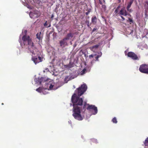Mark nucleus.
Returning a JSON list of instances; mask_svg holds the SVG:
<instances>
[{
	"instance_id": "f257e3e1",
	"label": "nucleus",
	"mask_w": 148,
	"mask_h": 148,
	"mask_svg": "<svg viewBox=\"0 0 148 148\" xmlns=\"http://www.w3.org/2000/svg\"><path fill=\"white\" fill-rule=\"evenodd\" d=\"M87 86L85 84L82 85L75 91L76 93H74L71 97V101L73 103V116L75 119L79 121L83 119V117L81 114V108L78 105L81 106L82 104L83 100L82 98L77 96V93L79 96H81L86 90Z\"/></svg>"
},
{
	"instance_id": "f03ea898",
	"label": "nucleus",
	"mask_w": 148,
	"mask_h": 148,
	"mask_svg": "<svg viewBox=\"0 0 148 148\" xmlns=\"http://www.w3.org/2000/svg\"><path fill=\"white\" fill-rule=\"evenodd\" d=\"M139 70L142 73H148V64H142L140 66Z\"/></svg>"
},
{
	"instance_id": "7ed1b4c3",
	"label": "nucleus",
	"mask_w": 148,
	"mask_h": 148,
	"mask_svg": "<svg viewBox=\"0 0 148 148\" xmlns=\"http://www.w3.org/2000/svg\"><path fill=\"white\" fill-rule=\"evenodd\" d=\"M88 106L86 108L87 110H93L94 111V113L93 114L95 115L97 113L98 111L97 108L94 105H89L88 104Z\"/></svg>"
},
{
	"instance_id": "20e7f679",
	"label": "nucleus",
	"mask_w": 148,
	"mask_h": 148,
	"mask_svg": "<svg viewBox=\"0 0 148 148\" xmlns=\"http://www.w3.org/2000/svg\"><path fill=\"white\" fill-rule=\"evenodd\" d=\"M28 45L29 46L28 47V49L30 51V52H31L32 54H34V52L33 51H32L31 49V48L33 49L34 48V43L32 41L31 39L27 42Z\"/></svg>"
},
{
	"instance_id": "39448f33",
	"label": "nucleus",
	"mask_w": 148,
	"mask_h": 148,
	"mask_svg": "<svg viewBox=\"0 0 148 148\" xmlns=\"http://www.w3.org/2000/svg\"><path fill=\"white\" fill-rule=\"evenodd\" d=\"M128 57L131 58L134 60H138V59L137 56L133 52H130L127 54Z\"/></svg>"
},
{
	"instance_id": "423d86ee",
	"label": "nucleus",
	"mask_w": 148,
	"mask_h": 148,
	"mask_svg": "<svg viewBox=\"0 0 148 148\" xmlns=\"http://www.w3.org/2000/svg\"><path fill=\"white\" fill-rule=\"evenodd\" d=\"M32 59L36 64L42 61V58L39 56L38 58L37 57H33Z\"/></svg>"
},
{
	"instance_id": "0eeeda50",
	"label": "nucleus",
	"mask_w": 148,
	"mask_h": 148,
	"mask_svg": "<svg viewBox=\"0 0 148 148\" xmlns=\"http://www.w3.org/2000/svg\"><path fill=\"white\" fill-rule=\"evenodd\" d=\"M66 39L64 38L63 39L60 40V46L64 47L66 46L67 45V43L66 41Z\"/></svg>"
},
{
	"instance_id": "6e6552de",
	"label": "nucleus",
	"mask_w": 148,
	"mask_h": 148,
	"mask_svg": "<svg viewBox=\"0 0 148 148\" xmlns=\"http://www.w3.org/2000/svg\"><path fill=\"white\" fill-rule=\"evenodd\" d=\"M30 39L29 36L26 35H23L22 38V39L23 42V43L24 45H25V42L26 41L28 42V41Z\"/></svg>"
},
{
	"instance_id": "1a4fd4ad",
	"label": "nucleus",
	"mask_w": 148,
	"mask_h": 148,
	"mask_svg": "<svg viewBox=\"0 0 148 148\" xmlns=\"http://www.w3.org/2000/svg\"><path fill=\"white\" fill-rule=\"evenodd\" d=\"M116 16H120V6L119 5L116 9L114 12Z\"/></svg>"
},
{
	"instance_id": "9d476101",
	"label": "nucleus",
	"mask_w": 148,
	"mask_h": 148,
	"mask_svg": "<svg viewBox=\"0 0 148 148\" xmlns=\"http://www.w3.org/2000/svg\"><path fill=\"white\" fill-rule=\"evenodd\" d=\"M74 34L71 32H70L67 34L65 37L64 38L67 40H68L72 38Z\"/></svg>"
},
{
	"instance_id": "9b49d317",
	"label": "nucleus",
	"mask_w": 148,
	"mask_h": 148,
	"mask_svg": "<svg viewBox=\"0 0 148 148\" xmlns=\"http://www.w3.org/2000/svg\"><path fill=\"white\" fill-rule=\"evenodd\" d=\"M46 81V79L45 78L41 77L40 78H38V83H39L40 84L42 82H44L45 81Z\"/></svg>"
},
{
	"instance_id": "f8f14e48",
	"label": "nucleus",
	"mask_w": 148,
	"mask_h": 148,
	"mask_svg": "<svg viewBox=\"0 0 148 148\" xmlns=\"http://www.w3.org/2000/svg\"><path fill=\"white\" fill-rule=\"evenodd\" d=\"M99 46V45H96L92 46L90 47V49L91 50L93 51H94L95 50L97 49L98 48Z\"/></svg>"
},
{
	"instance_id": "ddd939ff",
	"label": "nucleus",
	"mask_w": 148,
	"mask_h": 148,
	"mask_svg": "<svg viewBox=\"0 0 148 148\" xmlns=\"http://www.w3.org/2000/svg\"><path fill=\"white\" fill-rule=\"evenodd\" d=\"M97 18L96 16H94L92 18L91 21L93 24L95 25L97 22Z\"/></svg>"
},
{
	"instance_id": "4468645a",
	"label": "nucleus",
	"mask_w": 148,
	"mask_h": 148,
	"mask_svg": "<svg viewBox=\"0 0 148 148\" xmlns=\"http://www.w3.org/2000/svg\"><path fill=\"white\" fill-rule=\"evenodd\" d=\"M41 32H40L39 33H38L36 36V38L38 39L40 41L42 39V37H41Z\"/></svg>"
},
{
	"instance_id": "2eb2a0df",
	"label": "nucleus",
	"mask_w": 148,
	"mask_h": 148,
	"mask_svg": "<svg viewBox=\"0 0 148 148\" xmlns=\"http://www.w3.org/2000/svg\"><path fill=\"white\" fill-rule=\"evenodd\" d=\"M64 66L66 68L70 69L73 67V64L70 62L68 64L65 65Z\"/></svg>"
},
{
	"instance_id": "dca6fc26",
	"label": "nucleus",
	"mask_w": 148,
	"mask_h": 148,
	"mask_svg": "<svg viewBox=\"0 0 148 148\" xmlns=\"http://www.w3.org/2000/svg\"><path fill=\"white\" fill-rule=\"evenodd\" d=\"M30 17L32 18H34L35 17L37 18V15L35 13L30 12L29 14Z\"/></svg>"
},
{
	"instance_id": "f3484780",
	"label": "nucleus",
	"mask_w": 148,
	"mask_h": 148,
	"mask_svg": "<svg viewBox=\"0 0 148 148\" xmlns=\"http://www.w3.org/2000/svg\"><path fill=\"white\" fill-rule=\"evenodd\" d=\"M121 15H123L125 16H126L127 15V13L126 10H121Z\"/></svg>"
},
{
	"instance_id": "a211bd4d",
	"label": "nucleus",
	"mask_w": 148,
	"mask_h": 148,
	"mask_svg": "<svg viewBox=\"0 0 148 148\" xmlns=\"http://www.w3.org/2000/svg\"><path fill=\"white\" fill-rule=\"evenodd\" d=\"M133 1H134V0H130V2L128 4V5H127V9L130 8L131 5L133 2Z\"/></svg>"
},
{
	"instance_id": "6ab92c4d",
	"label": "nucleus",
	"mask_w": 148,
	"mask_h": 148,
	"mask_svg": "<svg viewBox=\"0 0 148 148\" xmlns=\"http://www.w3.org/2000/svg\"><path fill=\"white\" fill-rule=\"evenodd\" d=\"M102 55V53L101 52H100V54L99 55H97V56L95 57V61H99V59L98 58L101 57V56Z\"/></svg>"
},
{
	"instance_id": "aec40b11",
	"label": "nucleus",
	"mask_w": 148,
	"mask_h": 148,
	"mask_svg": "<svg viewBox=\"0 0 148 148\" xmlns=\"http://www.w3.org/2000/svg\"><path fill=\"white\" fill-rule=\"evenodd\" d=\"M147 143H148V137L146 138L144 142V144L145 146H147Z\"/></svg>"
},
{
	"instance_id": "412c9836",
	"label": "nucleus",
	"mask_w": 148,
	"mask_h": 148,
	"mask_svg": "<svg viewBox=\"0 0 148 148\" xmlns=\"http://www.w3.org/2000/svg\"><path fill=\"white\" fill-rule=\"evenodd\" d=\"M112 121L114 123H117L116 119L115 117L112 120Z\"/></svg>"
},
{
	"instance_id": "4be33fe9",
	"label": "nucleus",
	"mask_w": 148,
	"mask_h": 148,
	"mask_svg": "<svg viewBox=\"0 0 148 148\" xmlns=\"http://www.w3.org/2000/svg\"><path fill=\"white\" fill-rule=\"evenodd\" d=\"M36 90L38 92H40L42 91V88L40 87L39 88L36 89Z\"/></svg>"
},
{
	"instance_id": "5701e85b",
	"label": "nucleus",
	"mask_w": 148,
	"mask_h": 148,
	"mask_svg": "<svg viewBox=\"0 0 148 148\" xmlns=\"http://www.w3.org/2000/svg\"><path fill=\"white\" fill-rule=\"evenodd\" d=\"M97 55L96 54H94L93 55H92V54H91V55H90L89 56V58L90 59H91V58H93L95 56H96Z\"/></svg>"
},
{
	"instance_id": "b1692460",
	"label": "nucleus",
	"mask_w": 148,
	"mask_h": 148,
	"mask_svg": "<svg viewBox=\"0 0 148 148\" xmlns=\"http://www.w3.org/2000/svg\"><path fill=\"white\" fill-rule=\"evenodd\" d=\"M53 86H54L52 85V84H50V85L49 86V88L51 90L52 89Z\"/></svg>"
},
{
	"instance_id": "393cba45",
	"label": "nucleus",
	"mask_w": 148,
	"mask_h": 148,
	"mask_svg": "<svg viewBox=\"0 0 148 148\" xmlns=\"http://www.w3.org/2000/svg\"><path fill=\"white\" fill-rule=\"evenodd\" d=\"M86 23L87 24V26L89 27L90 25H89V21H86Z\"/></svg>"
},
{
	"instance_id": "a878e982",
	"label": "nucleus",
	"mask_w": 148,
	"mask_h": 148,
	"mask_svg": "<svg viewBox=\"0 0 148 148\" xmlns=\"http://www.w3.org/2000/svg\"><path fill=\"white\" fill-rule=\"evenodd\" d=\"M127 10L128 11L130 12H131L132 11V10L130 9V8L127 9Z\"/></svg>"
},
{
	"instance_id": "bb28decb",
	"label": "nucleus",
	"mask_w": 148,
	"mask_h": 148,
	"mask_svg": "<svg viewBox=\"0 0 148 148\" xmlns=\"http://www.w3.org/2000/svg\"><path fill=\"white\" fill-rule=\"evenodd\" d=\"M102 7L104 9H105L106 8V6L105 5H102Z\"/></svg>"
},
{
	"instance_id": "cd10ccee",
	"label": "nucleus",
	"mask_w": 148,
	"mask_h": 148,
	"mask_svg": "<svg viewBox=\"0 0 148 148\" xmlns=\"http://www.w3.org/2000/svg\"><path fill=\"white\" fill-rule=\"evenodd\" d=\"M86 70L84 69H83L81 73L82 74H83L84 73V72Z\"/></svg>"
},
{
	"instance_id": "c85d7f7f",
	"label": "nucleus",
	"mask_w": 148,
	"mask_h": 148,
	"mask_svg": "<svg viewBox=\"0 0 148 148\" xmlns=\"http://www.w3.org/2000/svg\"><path fill=\"white\" fill-rule=\"evenodd\" d=\"M90 12L89 11H88L86 12V15H88L89 14V13Z\"/></svg>"
},
{
	"instance_id": "c756f323",
	"label": "nucleus",
	"mask_w": 148,
	"mask_h": 148,
	"mask_svg": "<svg viewBox=\"0 0 148 148\" xmlns=\"http://www.w3.org/2000/svg\"><path fill=\"white\" fill-rule=\"evenodd\" d=\"M97 29L96 28H94L92 30V32H94V31H95Z\"/></svg>"
},
{
	"instance_id": "7c9ffc66",
	"label": "nucleus",
	"mask_w": 148,
	"mask_h": 148,
	"mask_svg": "<svg viewBox=\"0 0 148 148\" xmlns=\"http://www.w3.org/2000/svg\"><path fill=\"white\" fill-rule=\"evenodd\" d=\"M27 31L26 30H25L24 31V33H25V35H26V33H27Z\"/></svg>"
},
{
	"instance_id": "2f4dec72",
	"label": "nucleus",
	"mask_w": 148,
	"mask_h": 148,
	"mask_svg": "<svg viewBox=\"0 0 148 148\" xmlns=\"http://www.w3.org/2000/svg\"><path fill=\"white\" fill-rule=\"evenodd\" d=\"M47 25V21L44 24V26H45Z\"/></svg>"
},
{
	"instance_id": "473e14b6",
	"label": "nucleus",
	"mask_w": 148,
	"mask_h": 148,
	"mask_svg": "<svg viewBox=\"0 0 148 148\" xmlns=\"http://www.w3.org/2000/svg\"><path fill=\"white\" fill-rule=\"evenodd\" d=\"M99 3L101 5H102V2L101 1H100V0H99Z\"/></svg>"
},
{
	"instance_id": "72a5a7b5",
	"label": "nucleus",
	"mask_w": 148,
	"mask_h": 148,
	"mask_svg": "<svg viewBox=\"0 0 148 148\" xmlns=\"http://www.w3.org/2000/svg\"><path fill=\"white\" fill-rule=\"evenodd\" d=\"M121 18L123 19V20H124L125 19L124 17L122 16H121Z\"/></svg>"
},
{
	"instance_id": "f704fd0d",
	"label": "nucleus",
	"mask_w": 148,
	"mask_h": 148,
	"mask_svg": "<svg viewBox=\"0 0 148 148\" xmlns=\"http://www.w3.org/2000/svg\"><path fill=\"white\" fill-rule=\"evenodd\" d=\"M53 17H54V15H53V14H52V15H51V18H53Z\"/></svg>"
},
{
	"instance_id": "c9c22d12",
	"label": "nucleus",
	"mask_w": 148,
	"mask_h": 148,
	"mask_svg": "<svg viewBox=\"0 0 148 148\" xmlns=\"http://www.w3.org/2000/svg\"><path fill=\"white\" fill-rule=\"evenodd\" d=\"M68 78V77L67 76H66L65 77V80L67 79V78Z\"/></svg>"
},
{
	"instance_id": "e433bc0d",
	"label": "nucleus",
	"mask_w": 148,
	"mask_h": 148,
	"mask_svg": "<svg viewBox=\"0 0 148 148\" xmlns=\"http://www.w3.org/2000/svg\"><path fill=\"white\" fill-rule=\"evenodd\" d=\"M51 26V25L50 24L47 27H50Z\"/></svg>"
},
{
	"instance_id": "4c0bfd02",
	"label": "nucleus",
	"mask_w": 148,
	"mask_h": 148,
	"mask_svg": "<svg viewBox=\"0 0 148 148\" xmlns=\"http://www.w3.org/2000/svg\"><path fill=\"white\" fill-rule=\"evenodd\" d=\"M86 103H85V104L84 105V108L85 107V104H86Z\"/></svg>"
},
{
	"instance_id": "58836bf2",
	"label": "nucleus",
	"mask_w": 148,
	"mask_h": 148,
	"mask_svg": "<svg viewBox=\"0 0 148 148\" xmlns=\"http://www.w3.org/2000/svg\"><path fill=\"white\" fill-rule=\"evenodd\" d=\"M3 104H4L3 103H2V105H3Z\"/></svg>"
},
{
	"instance_id": "ea45409f",
	"label": "nucleus",
	"mask_w": 148,
	"mask_h": 148,
	"mask_svg": "<svg viewBox=\"0 0 148 148\" xmlns=\"http://www.w3.org/2000/svg\"><path fill=\"white\" fill-rule=\"evenodd\" d=\"M125 53L126 54V51H125Z\"/></svg>"
},
{
	"instance_id": "a19ab883",
	"label": "nucleus",
	"mask_w": 148,
	"mask_h": 148,
	"mask_svg": "<svg viewBox=\"0 0 148 148\" xmlns=\"http://www.w3.org/2000/svg\"><path fill=\"white\" fill-rule=\"evenodd\" d=\"M119 2H120V0H119Z\"/></svg>"
}]
</instances>
